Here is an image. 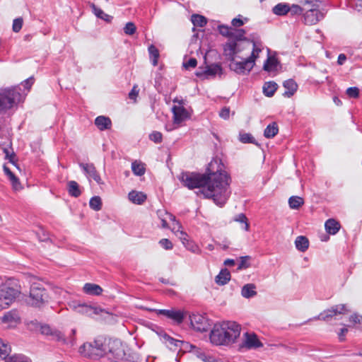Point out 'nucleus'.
<instances>
[{
	"mask_svg": "<svg viewBox=\"0 0 362 362\" xmlns=\"http://www.w3.org/2000/svg\"><path fill=\"white\" fill-rule=\"evenodd\" d=\"M180 180L189 189L206 186V188L202 189V193L206 198L212 199L219 206L226 203L231 194V177L224 170L221 160H211L205 174L185 172L181 174Z\"/></svg>",
	"mask_w": 362,
	"mask_h": 362,
	"instance_id": "nucleus-1",
	"label": "nucleus"
},
{
	"mask_svg": "<svg viewBox=\"0 0 362 362\" xmlns=\"http://www.w3.org/2000/svg\"><path fill=\"white\" fill-rule=\"evenodd\" d=\"M240 326L233 321L215 324L210 333V341L215 345L233 344L240 334Z\"/></svg>",
	"mask_w": 362,
	"mask_h": 362,
	"instance_id": "nucleus-2",
	"label": "nucleus"
},
{
	"mask_svg": "<svg viewBox=\"0 0 362 362\" xmlns=\"http://www.w3.org/2000/svg\"><path fill=\"white\" fill-rule=\"evenodd\" d=\"M240 52L238 45L235 41H229L223 46L224 55L230 62L229 65L230 69L238 74H248L254 67L255 63L248 57L241 62L235 61V57Z\"/></svg>",
	"mask_w": 362,
	"mask_h": 362,
	"instance_id": "nucleus-3",
	"label": "nucleus"
},
{
	"mask_svg": "<svg viewBox=\"0 0 362 362\" xmlns=\"http://www.w3.org/2000/svg\"><path fill=\"white\" fill-rule=\"evenodd\" d=\"M21 293L19 281L10 279L0 285V310L10 306Z\"/></svg>",
	"mask_w": 362,
	"mask_h": 362,
	"instance_id": "nucleus-4",
	"label": "nucleus"
},
{
	"mask_svg": "<svg viewBox=\"0 0 362 362\" xmlns=\"http://www.w3.org/2000/svg\"><path fill=\"white\" fill-rule=\"evenodd\" d=\"M20 88L11 87L0 89V113L6 112L17 105L21 98Z\"/></svg>",
	"mask_w": 362,
	"mask_h": 362,
	"instance_id": "nucleus-5",
	"label": "nucleus"
},
{
	"mask_svg": "<svg viewBox=\"0 0 362 362\" xmlns=\"http://www.w3.org/2000/svg\"><path fill=\"white\" fill-rule=\"evenodd\" d=\"M48 299L47 291L42 284L34 282L30 286V293L25 301L30 306L40 308L48 302Z\"/></svg>",
	"mask_w": 362,
	"mask_h": 362,
	"instance_id": "nucleus-6",
	"label": "nucleus"
},
{
	"mask_svg": "<svg viewBox=\"0 0 362 362\" xmlns=\"http://www.w3.org/2000/svg\"><path fill=\"white\" fill-rule=\"evenodd\" d=\"M107 340L99 337L93 342L84 343L79 348V352L85 356H103L107 355Z\"/></svg>",
	"mask_w": 362,
	"mask_h": 362,
	"instance_id": "nucleus-7",
	"label": "nucleus"
},
{
	"mask_svg": "<svg viewBox=\"0 0 362 362\" xmlns=\"http://www.w3.org/2000/svg\"><path fill=\"white\" fill-rule=\"evenodd\" d=\"M106 347H107V354L110 355L115 360V362H117L124 357V351L119 341L108 340Z\"/></svg>",
	"mask_w": 362,
	"mask_h": 362,
	"instance_id": "nucleus-8",
	"label": "nucleus"
},
{
	"mask_svg": "<svg viewBox=\"0 0 362 362\" xmlns=\"http://www.w3.org/2000/svg\"><path fill=\"white\" fill-rule=\"evenodd\" d=\"M189 317L191 325L195 330L204 332L209 329L210 324L205 316L200 314H192Z\"/></svg>",
	"mask_w": 362,
	"mask_h": 362,
	"instance_id": "nucleus-9",
	"label": "nucleus"
},
{
	"mask_svg": "<svg viewBox=\"0 0 362 362\" xmlns=\"http://www.w3.org/2000/svg\"><path fill=\"white\" fill-rule=\"evenodd\" d=\"M348 312L349 310H347L345 304H339L332 306L330 309L325 310L316 318L324 321H328L338 314H345Z\"/></svg>",
	"mask_w": 362,
	"mask_h": 362,
	"instance_id": "nucleus-10",
	"label": "nucleus"
},
{
	"mask_svg": "<svg viewBox=\"0 0 362 362\" xmlns=\"http://www.w3.org/2000/svg\"><path fill=\"white\" fill-rule=\"evenodd\" d=\"M21 317L16 310H11L6 312L0 318V323L6 325L8 328H13L21 323Z\"/></svg>",
	"mask_w": 362,
	"mask_h": 362,
	"instance_id": "nucleus-11",
	"label": "nucleus"
},
{
	"mask_svg": "<svg viewBox=\"0 0 362 362\" xmlns=\"http://www.w3.org/2000/svg\"><path fill=\"white\" fill-rule=\"evenodd\" d=\"M222 67L219 64H213L207 66L205 69L198 70L196 72V76L203 79L209 78V77H214L217 74H222Z\"/></svg>",
	"mask_w": 362,
	"mask_h": 362,
	"instance_id": "nucleus-12",
	"label": "nucleus"
},
{
	"mask_svg": "<svg viewBox=\"0 0 362 362\" xmlns=\"http://www.w3.org/2000/svg\"><path fill=\"white\" fill-rule=\"evenodd\" d=\"M244 338L243 347L247 349H256L263 346V344L259 341L257 335L253 332H245Z\"/></svg>",
	"mask_w": 362,
	"mask_h": 362,
	"instance_id": "nucleus-13",
	"label": "nucleus"
},
{
	"mask_svg": "<svg viewBox=\"0 0 362 362\" xmlns=\"http://www.w3.org/2000/svg\"><path fill=\"white\" fill-rule=\"evenodd\" d=\"M325 14L320 10L306 11L303 14L304 23L307 25H315L322 20Z\"/></svg>",
	"mask_w": 362,
	"mask_h": 362,
	"instance_id": "nucleus-14",
	"label": "nucleus"
},
{
	"mask_svg": "<svg viewBox=\"0 0 362 362\" xmlns=\"http://www.w3.org/2000/svg\"><path fill=\"white\" fill-rule=\"evenodd\" d=\"M157 313L159 315H163L166 317L173 320L177 324H180L184 320V313L181 310H157Z\"/></svg>",
	"mask_w": 362,
	"mask_h": 362,
	"instance_id": "nucleus-15",
	"label": "nucleus"
},
{
	"mask_svg": "<svg viewBox=\"0 0 362 362\" xmlns=\"http://www.w3.org/2000/svg\"><path fill=\"white\" fill-rule=\"evenodd\" d=\"M79 166L88 176L92 177L98 184L100 185L103 183L101 177L93 163H81Z\"/></svg>",
	"mask_w": 362,
	"mask_h": 362,
	"instance_id": "nucleus-16",
	"label": "nucleus"
},
{
	"mask_svg": "<svg viewBox=\"0 0 362 362\" xmlns=\"http://www.w3.org/2000/svg\"><path fill=\"white\" fill-rule=\"evenodd\" d=\"M173 113V122L175 124H180L188 117V112L183 106H173L172 107Z\"/></svg>",
	"mask_w": 362,
	"mask_h": 362,
	"instance_id": "nucleus-17",
	"label": "nucleus"
},
{
	"mask_svg": "<svg viewBox=\"0 0 362 362\" xmlns=\"http://www.w3.org/2000/svg\"><path fill=\"white\" fill-rule=\"evenodd\" d=\"M171 220L173 221V227L172 228V231L180 239V240L182 242L184 245H185V242H189L187 240V234L180 230L181 225L179 221L175 220V217L173 215H170Z\"/></svg>",
	"mask_w": 362,
	"mask_h": 362,
	"instance_id": "nucleus-18",
	"label": "nucleus"
},
{
	"mask_svg": "<svg viewBox=\"0 0 362 362\" xmlns=\"http://www.w3.org/2000/svg\"><path fill=\"white\" fill-rule=\"evenodd\" d=\"M95 126L100 130L104 131L111 128V119L105 116H98L95 119Z\"/></svg>",
	"mask_w": 362,
	"mask_h": 362,
	"instance_id": "nucleus-19",
	"label": "nucleus"
},
{
	"mask_svg": "<svg viewBox=\"0 0 362 362\" xmlns=\"http://www.w3.org/2000/svg\"><path fill=\"white\" fill-rule=\"evenodd\" d=\"M284 87L287 90H286L283 95L285 97L290 98L296 92L298 85L293 79H288L284 82Z\"/></svg>",
	"mask_w": 362,
	"mask_h": 362,
	"instance_id": "nucleus-20",
	"label": "nucleus"
},
{
	"mask_svg": "<svg viewBox=\"0 0 362 362\" xmlns=\"http://www.w3.org/2000/svg\"><path fill=\"white\" fill-rule=\"evenodd\" d=\"M83 290L85 293L92 296H100L103 292V288L99 285L91 283L85 284Z\"/></svg>",
	"mask_w": 362,
	"mask_h": 362,
	"instance_id": "nucleus-21",
	"label": "nucleus"
},
{
	"mask_svg": "<svg viewBox=\"0 0 362 362\" xmlns=\"http://www.w3.org/2000/svg\"><path fill=\"white\" fill-rule=\"evenodd\" d=\"M231 275L227 269H222L219 274L216 276L215 281L218 285L223 286L230 279Z\"/></svg>",
	"mask_w": 362,
	"mask_h": 362,
	"instance_id": "nucleus-22",
	"label": "nucleus"
},
{
	"mask_svg": "<svg viewBox=\"0 0 362 362\" xmlns=\"http://www.w3.org/2000/svg\"><path fill=\"white\" fill-rule=\"evenodd\" d=\"M295 246L298 251L304 252L308 249L309 240L305 236L299 235L296 238Z\"/></svg>",
	"mask_w": 362,
	"mask_h": 362,
	"instance_id": "nucleus-23",
	"label": "nucleus"
},
{
	"mask_svg": "<svg viewBox=\"0 0 362 362\" xmlns=\"http://www.w3.org/2000/svg\"><path fill=\"white\" fill-rule=\"evenodd\" d=\"M326 231L331 235H335L340 228L339 222L333 218L328 219L325 224Z\"/></svg>",
	"mask_w": 362,
	"mask_h": 362,
	"instance_id": "nucleus-24",
	"label": "nucleus"
},
{
	"mask_svg": "<svg viewBox=\"0 0 362 362\" xmlns=\"http://www.w3.org/2000/svg\"><path fill=\"white\" fill-rule=\"evenodd\" d=\"M256 286L253 284L244 285L241 290V295L245 298H250L257 295Z\"/></svg>",
	"mask_w": 362,
	"mask_h": 362,
	"instance_id": "nucleus-25",
	"label": "nucleus"
},
{
	"mask_svg": "<svg viewBox=\"0 0 362 362\" xmlns=\"http://www.w3.org/2000/svg\"><path fill=\"white\" fill-rule=\"evenodd\" d=\"M301 6L303 11H317L319 10L320 4L318 0H303L301 1Z\"/></svg>",
	"mask_w": 362,
	"mask_h": 362,
	"instance_id": "nucleus-26",
	"label": "nucleus"
},
{
	"mask_svg": "<svg viewBox=\"0 0 362 362\" xmlns=\"http://www.w3.org/2000/svg\"><path fill=\"white\" fill-rule=\"evenodd\" d=\"M67 189L69 195L71 197H78L81 194L79 185L76 181H69L67 183Z\"/></svg>",
	"mask_w": 362,
	"mask_h": 362,
	"instance_id": "nucleus-27",
	"label": "nucleus"
},
{
	"mask_svg": "<svg viewBox=\"0 0 362 362\" xmlns=\"http://www.w3.org/2000/svg\"><path fill=\"white\" fill-rule=\"evenodd\" d=\"M129 199L134 204H141L146 199V196L142 192L132 191L128 194Z\"/></svg>",
	"mask_w": 362,
	"mask_h": 362,
	"instance_id": "nucleus-28",
	"label": "nucleus"
},
{
	"mask_svg": "<svg viewBox=\"0 0 362 362\" xmlns=\"http://www.w3.org/2000/svg\"><path fill=\"white\" fill-rule=\"evenodd\" d=\"M278 85L274 81L266 82L263 86V93L267 97H272L277 90Z\"/></svg>",
	"mask_w": 362,
	"mask_h": 362,
	"instance_id": "nucleus-29",
	"label": "nucleus"
},
{
	"mask_svg": "<svg viewBox=\"0 0 362 362\" xmlns=\"http://www.w3.org/2000/svg\"><path fill=\"white\" fill-rule=\"evenodd\" d=\"M77 312L81 314L91 315L92 314H98V308L88 305L86 304H80L76 307Z\"/></svg>",
	"mask_w": 362,
	"mask_h": 362,
	"instance_id": "nucleus-30",
	"label": "nucleus"
},
{
	"mask_svg": "<svg viewBox=\"0 0 362 362\" xmlns=\"http://www.w3.org/2000/svg\"><path fill=\"white\" fill-rule=\"evenodd\" d=\"M290 6L288 4L279 3L274 6L272 11L277 16H284L289 12Z\"/></svg>",
	"mask_w": 362,
	"mask_h": 362,
	"instance_id": "nucleus-31",
	"label": "nucleus"
},
{
	"mask_svg": "<svg viewBox=\"0 0 362 362\" xmlns=\"http://www.w3.org/2000/svg\"><path fill=\"white\" fill-rule=\"evenodd\" d=\"M279 132L278 125L276 122H272L269 124L264 132V136L266 138L271 139L274 137Z\"/></svg>",
	"mask_w": 362,
	"mask_h": 362,
	"instance_id": "nucleus-32",
	"label": "nucleus"
},
{
	"mask_svg": "<svg viewBox=\"0 0 362 362\" xmlns=\"http://www.w3.org/2000/svg\"><path fill=\"white\" fill-rule=\"evenodd\" d=\"M91 7L93 12L98 18L103 19L107 23L112 21V16L105 13L101 8H98L95 4H93Z\"/></svg>",
	"mask_w": 362,
	"mask_h": 362,
	"instance_id": "nucleus-33",
	"label": "nucleus"
},
{
	"mask_svg": "<svg viewBox=\"0 0 362 362\" xmlns=\"http://www.w3.org/2000/svg\"><path fill=\"white\" fill-rule=\"evenodd\" d=\"M278 64L279 62L275 57H269L264 63L263 69L267 71H272L276 69Z\"/></svg>",
	"mask_w": 362,
	"mask_h": 362,
	"instance_id": "nucleus-34",
	"label": "nucleus"
},
{
	"mask_svg": "<svg viewBox=\"0 0 362 362\" xmlns=\"http://www.w3.org/2000/svg\"><path fill=\"white\" fill-rule=\"evenodd\" d=\"M4 171L7 175L12 183L13 187L18 189L21 185L18 178L11 171V170L6 165H4Z\"/></svg>",
	"mask_w": 362,
	"mask_h": 362,
	"instance_id": "nucleus-35",
	"label": "nucleus"
},
{
	"mask_svg": "<svg viewBox=\"0 0 362 362\" xmlns=\"http://www.w3.org/2000/svg\"><path fill=\"white\" fill-rule=\"evenodd\" d=\"M304 204L303 199L298 196H292L288 199V204L291 209H298Z\"/></svg>",
	"mask_w": 362,
	"mask_h": 362,
	"instance_id": "nucleus-36",
	"label": "nucleus"
},
{
	"mask_svg": "<svg viewBox=\"0 0 362 362\" xmlns=\"http://www.w3.org/2000/svg\"><path fill=\"white\" fill-rule=\"evenodd\" d=\"M132 170L134 175L141 176L145 173L144 165L137 160L132 162Z\"/></svg>",
	"mask_w": 362,
	"mask_h": 362,
	"instance_id": "nucleus-37",
	"label": "nucleus"
},
{
	"mask_svg": "<svg viewBox=\"0 0 362 362\" xmlns=\"http://www.w3.org/2000/svg\"><path fill=\"white\" fill-rule=\"evenodd\" d=\"M148 52L150 59H151L152 64L156 66L158 64V60L159 58V52L156 46L151 45L148 47Z\"/></svg>",
	"mask_w": 362,
	"mask_h": 362,
	"instance_id": "nucleus-38",
	"label": "nucleus"
},
{
	"mask_svg": "<svg viewBox=\"0 0 362 362\" xmlns=\"http://www.w3.org/2000/svg\"><path fill=\"white\" fill-rule=\"evenodd\" d=\"M11 351L10 345L0 338V358L4 359L10 354Z\"/></svg>",
	"mask_w": 362,
	"mask_h": 362,
	"instance_id": "nucleus-39",
	"label": "nucleus"
},
{
	"mask_svg": "<svg viewBox=\"0 0 362 362\" xmlns=\"http://www.w3.org/2000/svg\"><path fill=\"white\" fill-rule=\"evenodd\" d=\"M192 22L195 26L204 27L207 23V19L202 15L193 14Z\"/></svg>",
	"mask_w": 362,
	"mask_h": 362,
	"instance_id": "nucleus-40",
	"label": "nucleus"
},
{
	"mask_svg": "<svg viewBox=\"0 0 362 362\" xmlns=\"http://www.w3.org/2000/svg\"><path fill=\"white\" fill-rule=\"evenodd\" d=\"M90 207L94 211H100L102 208V201L100 197H93L89 202Z\"/></svg>",
	"mask_w": 362,
	"mask_h": 362,
	"instance_id": "nucleus-41",
	"label": "nucleus"
},
{
	"mask_svg": "<svg viewBox=\"0 0 362 362\" xmlns=\"http://www.w3.org/2000/svg\"><path fill=\"white\" fill-rule=\"evenodd\" d=\"M233 28L226 25L218 26V30L221 35L225 37H230L233 35Z\"/></svg>",
	"mask_w": 362,
	"mask_h": 362,
	"instance_id": "nucleus-42",
	"label": "nucleus"
},
{
	"mask_svg": "<svg viewBox=\"0 0 362 362\" xmlns=\"http://www.w3.org/2000/svg\"><path fill=\"white\" fill-rule=\"evenodd\" d=\"M40 331L42 334L45 335H54L59 339L61 333L58 331L52 332L51 327L49 325H42L40 327Z\"/></svg>",
	"mask_w": 362,
	"mask_h": 362,
	"instance_id": "nucleus-43",
	"label": "nucleus"
},
{
	"mask_svg": "<svg viewBox=\"0 0 362 362\" xmlns=\"http://www.w3.org/2000/svg\"><path fill=\"white\" fill-rule=\"evenodd\" d=\"M234 221L241 223H244V227H243L244 230L246 231L249 230L250 225L247 222V218L244 214H239L238 216H235V218H234Z\"/></svg>",
	"mask_w": 362,
	"mask_h": 362,
	"instance_id": "nucleus-44",
	"label": "nucleus"
},
{
	"mask_svg": "<svg viewBox=\"0 0 362 362\" xmlns=\"http://www.w3.org/2000/svg\"><path fill=\"white\" fill-rule=\"evenodd\" d=\"M245 30L243 29H233V35L230 38H233L237 40H245Z\"/></svg>",
	"mask_w": 362,
	"mask_h": 362,
	"instance_id": "nucleus-45",
	"label": "nucleus"
},
{
	"mask_svg": "<svg viewBox=\"0 0 362 362\" xmlns=\"http://www.w3.org/2000/svg\"><path fill=\"white\" fill-rule=\"evenodd\" d=\"M163 337L166 342L175 347H181V344L183 343V341L175 339L167 334H165Z\"/></svg>",
	"mask_w": 362,
	"mask_h": 362,
	"instance_id": "nucleus-46",
	"label": "nucleus"
},
{
	"mask_svg": "<svg viewBox=\"0 0 362 362\" xmlns=\"http://www.w3.org/2000/svg\"><path fill=\"white\" fill-rule=\"evenodd\" d=\"M247 22L248 19L247 18H243L241 15H238L236 18H233L231 21V25L234 28H240L244 25L245 22Z\"/></svg>",
	"mask_w": 362,
	"mask_h": 362,
	"instance_id": "nucleus-47",
	"label": "nucleus"
},
{
	"mask_svg": "<svg viewBox=\"0 0 362 362\" xmlns=\"http://www.w3.org/2000/svg\"><path fill=\"white\" fill-rule=\"evenodd\" d=\"M253 48L251 55L248 57L250 60L252 61L253 63L255 64V60L259 57V54L261 52L262 49L260 47H257L255 42H252Z\"/></svg>",
	"mask_w": 362,
	"mask_h": 362,
	"instance_id": "nucleus-48",
	"label": "nucleus"
},
{
	"mask_svg": "<svg viewBox=\"0 0 362 362\" xmlns=\"http://www.w3.org/2000/svg\"><path fill=\"white\" fill-rule=\"evenodd\" d=\"M25 356L23 354H13L11 356H8L6 358H4L3 360L5 361V362H20L21 360H23V358Z\"/></svg>",
	"mask_w": 362,
	"mask_h": 362,
	"instance_id": "nucleus-49",
	"label": "nucleus"
},
{
	"mask_svg": "<svg viewBox=\"0 0 362 362\" xmlns=\"http://www.w3.org/2000/svg\"><path fill=\"white\" fill-rule=\"evenodd\" d=\"M149 139L156 144H160L162 142L163 135L160 132L154 131L150 134Z\"/></svg>",
	"mask_w": 362,
	"mask_h": 362,
	"instance_id": "nucleus-50",
	"label": "nucleus"
},
{
	"mask_svg": "<svg viewBox=\"0 0 362 362\" xmlns=\"http://www.w3.org/2000/svg\"><path fill=\"white\" fill-rule=\"evenodd\" d=\"M23 21L22 18H17L13 20L12 30L14 33H18L23 26Z\"/></svg>",
	"mask_w": 362,
	"mask_h": 362,
	"instance_id": "nucleus-51",
	"label": "nucleus"
},
{
	"mask_svg": "<svg viewBox=\"0 0 362 362\" xmlns=\"http://www.w3.org/2000/svg\"><path fill=\"white\" fill-rule=\"evenodd\" d=\"M240 140L241 142L244 144H253L255 143L254 137L247 133L240 134Z\"/></svg>",
	"mask_w": 362,
	"mask_h": 362,
	"instance_id": "nucleus-52",
	"label": "nucleus"
},
{
	"mask_svg": "<svg viewBox=\"0 0 362 362\" xmlns=\"http://www.w3.org/2000/svg\"><path fill=\"white\" fill-rule=\"evenodd\" d=\"M240 263L238 267V270L247 269L250 267V263L248 262V260L250 259V256H243L240 258Z\"/></svg>",
	"mask_w": 362,
	"mask_h": 362,
	"instance_id": "nucleus-53",
	"label": "nucleus"
},
{
	"mask_svg": "<svg viewBox=\"0 0 362 362\" xmlns=\"http://www.w3.org/2000/svg\"><path fill=\"white\" fill-rule=\"evenodd\" d=\"M136 28L135 25L132 22H129L125 25L124 28V32L127 35H132L134 34V33L136 32Z\"/></svg>",
	"mask_w": 362,
	"mask_h": 362,
	"instance_id": "nucleus-54",
	"label": "nucleus"
},
{
	"mask_svg": "<svg viewBox=\"0 0 362 362\" xmlns=\"http://www.w3.org/2000/svg\"><path fill=\"white\" fill-rule=\"evenodd\" d=\"M349 98H357L359 96V89L357 87H350L346 91Z\"/></svg>",
	"mask_w": 362,
	"mask_h": 362,
	"instance_id": "nucleus-55",
	"label": "nucleus"
},
{
	"mask_svg": "<svg viewBox=\"0 0 362 362\" xmlns=\"http://www.w3.org/2000/svg\"><path fill=\"white\" fill-rule=\"evenodd\" d=\"M159 244L162 247H163L165 250H171L173 247V245L172 242L167 239V238H163L159 241Z\"/></svg>",
	"mask_w": 362,
	"mask_h": 362,
	"instance_id": "nucleus-56",
	"label": "nucleus"
},
{
	"mask_svg": "<svg viewBox=\"0 0 362 362\" xmlns=\"http://www.w3.org/2000/svg\"><path fill=\"white\" fill-rule=\"evenodd\" d=\"M303 11V8H302L301 6L297 4H292L290 6L289 12L291 15L301 14Z\"/></svg>",
	"mask_w": 362,
	"mask_h": 362,
	"instance_id": "nucleus-57",
	"label": "nucleus"
},
{
	"mask_svg": "<svg viewBox=\"0 0 362 362\" xmlns=\"http://www.w3.org/2000/svg\"><path fill=\"white\" fill-rule=\"evenodd\" d=\"M229 115H230V108L228 107H223L219 112V116L224 119H228Z\"/></svg>",
	"mask_w": 362,
	"mask_h": 362,
	"instance_id": "nucleus-58",
	"label": "nucleus"
},
{
	"mask_svg": "<svg viewBox=\"0 0 362 362\" xmlns=\"http://www.w3.org/2000/svg\"><path fill=\"white\" fill-rule=\"evenodd\" d=\"M197 64V61L195 58H190L187 62L184 63V66L186 69L194 68Z\"/></svg>",
	"mask_w": 362,
	"mask_h": 362,
	"instance_id": "nucleus-59",
	"label": "nucleus"
},
{
	"mask_svg": "<svg viewBox=\"0 0 362 362\" xmlns=\"http://www.w3.org/2000/svg\"><path fill=\"white\" fill-rule=\"evenodd\" d=\"M139 94V90L137 89V86H134L132 90L129 93V98L131 100H136V98L137 97Z\"/></svg>",
	"mask_w": 362,
	"mask_h": 362,
	"instance_id": "nucleus-60",
	"label": "nucleus"
},
{
	"mask_svg": "<svg viewBox=\"0 0 362 362\" xmlns=\"http://www.w3.org/2000/svg\"><path fill=\"white\" fill-rule=\"evenodd\" d=\"M361 319H362V316L359 315L356 313L351 315L349 317L350 322H352L354 323H360Z\"/></svg>",
	"mask_w": 362,
	"mask_h": 362,
	"instance_id": "nucleus-61",
	"label": "nucleus"
},
{
	"mask_svg": "<svg viewBox=\"0 0 362 362\" xmlns=\"http://www.w3.org/2000/svg\"><path fill=\"white\" fill-rule=\"evenodd\" d=\"M198 357H199L201 360H202V361H205V362H214V361H215L213 358H211V357H210V356H206V355L205 354H204V353H201V354L198 356Z\"/></svg>",
	"mask_w": 362,
	"mask_h": 362,
	"instance_id": "nucleus-62",
	"label": "nucleus"
},
{
	"mask_svg": "<svg viewBox=\"0 0 362 362\" xmlns=\"http://www.w3.org/2000/svg\"><path fill=\"white\" fill-rule=\"evenodd\" d=\"M347 332H348L347 328L344 327V328L341 329L340 332L338 334L339 339L340 341H344V339H345L344 337Z\"/></svg>",
	"mask_w": 362,
	"mask_h": 362,
	"instance_id": "nucleus-63",
	"label": "nucleus"
},
{
	"mask_svg": "<svg viewBox=\"0 0 362 362\" xmlns=\"http://www.w3.org/2000/svg\"><path fill=\"white\" fill-rule=\"evenodd\" d=\"M346 60V56L344 54H340L338 56L337 64L339 65H342V64H344V63L345 62Z\"/></svg>",
	"mask_w": 362,
	"mask_h": 362,
	"instance_id": "nucleus-64",
	"label": "nucleus"
}]
</instances>
